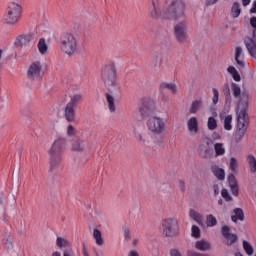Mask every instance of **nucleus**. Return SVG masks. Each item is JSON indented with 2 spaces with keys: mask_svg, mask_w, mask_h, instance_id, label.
Here are the masks:
<instances>
[{
  "mask_svg": "<svg viewBox=\"0 0 256 256\" xmlns=\"http://www.w3.org/2000/svg\"><path fill=\"white\" fill-rule=\"evenodd\" d=\"M67 141L63 137H59L52 143L48 153L50 155V171H59L61 168L62 153L65 150Z\"/></svg>",
  "mask_w": 256,
  "mask_h": 256,
  "instance_id": "nucleus-1",
  "label": "nucleus"
},
{
  "mask_svg": "<svg viewBox=\"0 0 256 256\" xmlns=\"http://www.w3.org/2000/svg\"><path fill=\"white\" fill-rule=\"evenodd\" d=\"M101 77L111 93H121V87L117 82V69L115 64H108L102 68Z\"/></svg>",
  "mask_w": 256,
  "mask_h": 256,
  "instance_id": "nucleus-2",
  "label": "nucleus"
},
{
  "mask_svg": "<svg viewBox=\"0 0 256 256\" xmlns=\"http://www.w3.org/2000/svg\"><path fill=\"white\" fill-rule=\"evenodd\" d=\"M60 49L68 57L79 53V38L72 33L64 32L60 36Z\"/></svg>",
  "mask_w": 256,
  "mask_h": 256,
  "instance_id": "nucleus-3",
  "label": "nucleus"
},
{
  "mask_svg": "<svg viewBox=\"0 0 256 256\" xmlns=\"http://www.w3.org/2000/svg\"><path fill=\"white\" fill-rule=\"evenodd\" d=\"M185 17V3L183 0H171L170 4L164 9V19H183Z\"/></svg>",
  "mask_w": 256,
  "mask_h": 256,
  "instance_id": "nucleus-4",
  "label": "nucleus"
},
{
  "mask_svg": "<svg viewBox=\"0 0 256 256\" xmlns=\"http://www.w3.org/2000/svg\"><path fill=\"white\" fill-rule=\"evenodd\" d=\"M83 102L82 94H74L70 96V101L66 104L64 108V117L69 123L75 121V108L77 105Z\"/></svg>",
  "mask_w": 256,
  "mask_h": 256,
  "instance_id": "nucleus-5",
  "label": "nucleus"
},
{
  "mask_svg": "<svg viewBox=\"0 0 256 256\" xmlns=\"http://www.w3.org/2000/svg\"><path fill=\"white\" fill-rule=\"evenodd\" d=\"M19 17H21V6L15 2H12L8 7L6 15L4 16V21L9 25H15V23L19 21Z\"/></svg>",
  "mask_w": 256,
  "mask_h": 256,
  "instance_id": "nucleus-6",
  "label": "nucleus"
},
{
  "mask_svg": "<svg viewBox=\"0 0 256 256\" xmlns=\"http://www.w3.org/2000/svg\"><path fill=\"white\" fill-rule=\"evenodd\" d=\"M189 23L183 19L174 26V35L178 43H189V36L187 35V27Z\"/></svg>",
  "mask_w": 256,
  "mask_h": 256,
  "instance_id": "nucleus-7",
  "label": "nucleus"
},
{
  "mask_svg": "<svg viewBox=\"0 0 256 256\" xmlns=\"http://www.w3.org/2000/svg\"><path fill=\"white\" fill-rule=\"evenodd\" d=\"M148 130L153 133V135H161L165 133V121L162 118L152 116L147 120Z\"/></svg>",
  "mask_w": 256,
  "mask_h": 256,
  "instance_id": "nucleus-8",
  "label": "nucleus"
},
{
  "mask_svg": "<svg viewBox=\"0 0 256 256\" xmlns=\"http://www.w3.org/2000/svg\"><path fill=\"white\" fill-rule=\"evenodd\" d=\"M162 227L165 237H175L179 233V224L175 218L164 220Z\"/></svg>",
  "mask_w": 256,
  "mask_h": 256,
  "instance_id": "nucleus-9",
  "label": "nucleus"
},
{
  "mask_svg": "<svg viewBox=\"0 0 256 256\" xmlns=\"http://www.w3.org/2000/svg\"><path fill=\"white\" fill-rule=\"evenodd\" d=\"M148 15L151 19H165V9L161 8V4L157 0H151L148 6Z\"/></svg>",
  "mask_w": 256,
  "mask_h": 256,
  "instance_id": "nucleus-10",
  "label": "nucleus"
},
{
  "mask_svg": "<svg viewBox=\"0 0 256 256\" xmlns=\"http://www.w3.org/2000/svg\"><path fill=\"white\" fill-rule=\"evenodd\" d=\"M231 89L235 99H239V102H238L239 105L243 103L244 105H247L249 103L251 99V95H249V92L244 91L241 93V87L236 83L231 84Z\"/></svg>",
  "mask_w": 256,
  "mask_h": 256,
  "instance_id": "nucleus-11",
  "label": "nucleus"
},
{
  "mask_svg": "<svg viewBox=\"0 0 256 256\" xmlns=\"http://www.w3.org/2000/svg\"><path fill=\"white\" fill-rule=\"evenodd\" d=\"M41 73H43V63L39 60L31 62L27 70L28 79H39L41 77Z\"/></svg>",
  "mask_w": 256,
  "mask_h": 256,
  "instance_id": "nucleus-12",
  "label": "nucleus"
},
{
  "mask_svg": "<svg viewBox=\"0 0 256 256\" xmlns=\"http://www.w3.org/2000/svg\"><path fill=\"white\" fill-rule=\"evenodd\" d=\"M155 111V101L151 98L142 99V104L139 107L141 115H151Z\"/></svg>",
  "mask_w": 256,
  "mask_h": 256,
  "instance_id": "nucleus-13",
  "label": "nucleus"
},
{
  "mask_svg": "<svg viewBox=\"0 0 256 256\" xmlns=\"http://www.w3.org/2000/svg\"><path fill=\"white\" fill-rule=\"evenodd\" d=\"M249 127V115L245 109L237 113V129L247 130Z\"/></svg>",
  "mask_w": 256,
  "mask_h": 256,
  "instance_id": "nucleus-14",
  "label": "nucleus"
},
{
  "mask_svg": "<svg viewBox=\"0 0 256 256\" xmlns=\"http://www.w3.org/2000/svg\"><path fill=\"white\" fill-rule=\"evenodd\" d=\"M244 45L250 55V57H253L256 59V37L254 36H246L244 38Z\"/></svg>",
  "mask_w": 256,
  "mask_h": 256,
  "instance_id": "nucleus-15",
  "label": "nucleus"
},
{
  "mask_svg": "<svg viewBox=\"0 0 256 256\" xmlns=\"http://www.w3.org/2000/svg\"><path fill=\"white\" fill-rule=\"evenodd\" d=\"M234 59L238 69H245V52L243 51V47L237 46L235 48Z\"/></svg>",
  "mask_w": 256,
  "mask_h": 256,
  "instance_id": "nucleus-16",
  "label": "nucleus"
},
{
  "mask_svg": "<svg viewBox=\"0 0 256 256\" xmlns=\"http://www.w3.org/2000/svg\"><path fill=\"white\" fill-rule=\"evenodd\" d=\"M35 43V37L31 34L20 36L16 40L18 47H31Z\"/></svg>",
  "mask_w": 256,
  "mask_h": 256,
  "instance_id": "nucleus-17",
  "label": "nucleus"
},
{
  "mask_svg": "<svg viewBox=\"0 0 256 256\" xmlns=\"http://www.w3.org/2000/svg\"><path fill=\"white\" fill-rule=\"evenodd\" d=\"M198 151L202 159H207L208 157L211 156V151H212L211 143H209V141H202V143L198 148Z\"/></svg>",
  "mask_w": 256,
  "mask_h": 256,
  "instance_id": "nucleus-18",
  "label": "nucleus"
},
{
  "mask_svg": "<svg viewBox=\"0 0 256 256\" xmlns=\"http://www.w3.org/2000/svg\"><path fill=\"white\" fill-rule=\"evenodd\" d=\"M187 127L192 135H197L199 133V121L197 117H191L187 122Z\"/></svg>",
  "mask_w": 256,
  "mask_h": 256,
  "instance_id": "nucleus-19",
  "label": "nucleus"
},
{
  "mask_svg": "<svg viewBox=\"0 0 256 256\" xmlns=\"http://www.w3.org/2000/svg\"><path fill=\"white\" fill-rule=\"evenodd\" d=\"M2 245L4 249H7L8 251L13 249L14 245H13V237L11 236V232L6 231L4 233L3 239H2Z\"/></svg>",
  "mask_w": 256,
  "mask_h": 256,
  "instance_id": "nucleus-20",
  "label": "nucleus"
},
{
  "mask_svg": "<svg viewBox=\"0 0 256 256\" xmlns=\"http://www.w3.org/2000/svg\"><path fill=\"white\" fill-rule=\"evenodd\" d=\"M87 147H88L87 141L81 140V139L74 140L72 144L73 151H76L78 153H82V151H85Z\"/></svg>",
  "mask_w": 256,
  "mask_h": 256,
  "instance_id": "nucleus-21",
  "label": "nucleus"
},
{
  "mask_svg": "<svg viewBox=\"0 0 256 256\" xmlns=\"http://www.w3.org/2000/svg\"><path fill=\"white\" fill-rule=\"evenodd\" d=\"M228 183L230 185L232 195H235L237 197V195H239V186H237V179L235 178V175H229Z\"/></svg>",
  "mask_w": 256,
  "mask_h": 256,
  "instance_id": "nucleus-22",
  "label": "nucleus"
},
{
  "mask_svg": "<svg viewBox=\"0 0 256 256\" xmlns=\"http://www.w3.org/2000/svg\"><path fill=\"white\" fill-rule=\"evenodd\" d=\"M221 122L224 125L225 131H231L233 129V116L232 115H224L220 117Z\"/></svg>",
  "mask_w": 256,
  "mask_h": 256,
  "instance_id": "nucleus-23",
  "label": "nucleus"
},
{
  "mask_svg": "<svg viewBox=\"0 0 256 256\" xmlns=\"http://www.w3.org/2000/svg\"><path fill=\"white\" fill-rule=\"evenodd\" d=\"M93 239H95V243L99 247H103V245H105V240L103 239V233H101V230L97 228L93 230Z\"/></svg>",
  "mask_w": 256,
  "mask_h": 256,
  "instance_id": "nucleus-24",
  "label": "nucleus"
},
{
  "mask_svg": "<svg viewBox=\"0 0 256 256\" xmlns=\"http://www.w3.org/2000/svg\"><path fill=\"white\" fill-rule=\"evenodd\" d=\"M195 247L198 251H211V242L202 239L196 242Z\"/></svg>",
  "mask_w": 256,
  "mask_h": 256,
  "instance_id": "nucleus-25",
  "label": "nucleus"
},
{
  "mask_svg": "<svg viewBox=\"0 0 256 256\" xmlns=\"http://www.w3.org/2000/svg\"><path fill=\"white\" fill-rule=\"evenodd\" d=\"M211 171L219 181L225 180V170H223V168H219V166L214 165L211 167Z\"/></svg>",
  "mask_w": 256,
  "mask_h": 256,
  "instance_id": "nucleus-26",
  "label": "nucleus"
},
{
  "mask_svg": "<svg viewBox=\"0 0 256 256\" xmlns=\"http://www.w3.org/2000/svg\"><path fill=\"white\" fill-rule=\"evenodd\" d=\"M231 220L233 223H237V221H245V214L243 213V209H234V215L231 216Z\"/></svg>",
  "mask_w": 256,
  "mask_h": 256,
  "instance_id": "nucleus-27",
  "label": "nucleus"
},
{
  "mask_svg": "<svg viewBox=\"0 0 256 256\" xmlns=\"http://www.w3.org/2000/svg\"><path fill=\"white\" fill-rule=\"evenodd\" d=\"M163 62V58L161 54H154L152 57V67L154 71H159L161 68V63Z\"/></svg>",
  "mask_w": 256,
  "mask_h": 256,
  "instance_id": "nucleus-28",
  "label": "nucleus"
},
{
  "mask_svg": "<svg viewBox=\"0 0 256 256\" xmlns=\"http://www.w3.org/2000/svg\"><path fill=\"white\" fill-rule=\"evenodd\" d=\"M38 51L41 55H47V52L49 51V46L47 45L45 38H40L38 42Z\"/></svg>",
  "mask_w": 256,
  "mask_h": 256,
  "instance_id": "nucleus-29",
  "label": "nucleus"
},
{
  "mask_svg": "<svg viewBox=\"0 0 256 256\" xmlns=\"http://www.w3.org/2000/svg\"><path fill=\"white\" fill-rule=\"evenodd\" d=\"M168 89L171 93L177 94V85L173 83H162L160 85V91H165Z\"/></svg>",
  "mask_w": 256,
  "mask_h": 256,
  "instance_id": "nucleus-30",
  "label": "nucleus"
},
{
  "mask_svg": "<svg viewBox=\"0 0 256 256\" xmlns=\"http://www.w3.org/2000/svg\"><path fill=\"white\" fill-rule=\"evenodd\" d=\"M189 216L191 219H193V221H196V223H198V225H203V216H201V214H199V212L191 209Z\"/></svg>",
  "mask_w": 256,
  "mask_h": 256,
  "instance_id": "nucleus-31",
  "label": "nucleus"
},
{
  "mask_svg": "<svg viewBox=\"0 0 256 256\" xmlns=\"http://www.w3.org/2000/svg\"><path fill=\"white\" fill-rule=\"evenodd\" d=\"M228 73L231 75V77L234 79V81H241V75L237 71V68L235 66H229L227 68Z\"/></svg>",
  "mask_w": 256,
  "mask_h": 256,
  "instance_id": "nucleus-32",
  "label": "nucleus"
},
{
  "mask_svg": "<svg viewBox=\"0 0 256 256\" xmlns=\"http://www.w3.org/2000/svg\"><path fill=\"white\" fill-rule=\"evenodd\" d=\"M231 15L234 18H237L241 15V4L239 2H234L231 8Z\"/></svg>",
  "mask_w": 256,
  "mask_h": 256,
  "instance_id": "nucleus-33",
  "label": "nucleus"
},
{
  "mask_svg": "<svg viewBox=\"0 0 256 256\" xmlns=\"http://www.w3.org/2000/svg\"><path fill=\"white\" fill-rule=\"evenodd\" d=\"M56 245L60 248L63 249L65 247H71V242H69V240L62 238V237H58L56 240Z\"/></svg>",
  "mask_w": 256,
  "mask_h": 256,
  "instance_id": "nucleus-34",
  "label": "nucleus"
},
{
  "mask_svg": "<svg viewBox=\"0 0 256 256\" xmlns=\"http://www.w3.org/2000/svg\"><path fill=\"white\" fill-rule=\"evenodd\" d=\"M106 99H107L108 109L110 113H115V98H113L111 94H107Z\"/></svg>",
  "mask_w": 256,
  "mask_h": 256,
  "instance_id": "nucleus-35",
  "label": "nucleus"
},
{
  "mask_svg": "<svg viewBox=\"0 0 256 256\" xmlns=\"http://www.w3.org/2000/svg\"><path fill=\"white\" fill-rule=\"evenodd\" d=\"M247 161L249 163L251 173H256V159L253 155H248Z\"/></svg>",
  "mask_w": 256,
  "mask_h": 256,
  "instance_id": "nucleus-36",
  "label": "nucleus"
},
{
  "mask_svg": "<svg viewBox=\"0 0 256 256\" xmlns=\"http://www.w3.org/2000/svg\"><path fill=\"white\" fill-rule=\"evenodd\" d=\"M132 136L134 137V139H136V141H139L140 143H145V138L143 137V133L137 130V128L133 129Z\"/></svg>",
  "mask_w": 256,
  "mask_h": 256,
  "instance_id": "nucleus-37",
  "label": "nucleus"
},
{
  "mask_svg": "<svg viewBox=\"0 0 256 256\" xmlns=\"http://www.w3.org/2000/svg\"><path fill=\"white\" fill-rule=\"evenodd\" d=\"M214 150L217 157L225 155V147L223 146V143H216L214 145Z\"/></svg>",
  "mask_w": 256,
  "mask_h": 256,
  "instance_id": "nucleus-38",
  "label": "nucleus"
},
{
  "mask_svg": "<svg viewBox=\"0 0 256 256\" xmlns=\"http://www.w3.org/2000/svg\"><path fill=\"white\" fill-rule=\"evenodd\" d=\"M207 127L209 131H215V129H217V119H215V117H209Z\"/></svg>",
  "mask_w": 256,
  "mask_h": 256,
  "instance_id": "nucleus-39",
  "label": "nucleus"
},
{
  "mask_svg": "<svg viewBox=\"0 0 256 256\" xmlns=\"http://www.w3.org/2000/svg\"><path fill=\"white\" fill-rule=\"evenodd\" d=\"M239 167V164L237 162V158L231 157L229 160V169L232 171V173H235L237 171V168Z\"/></svg>",
  "mask_w": 256,
  "mask_h": 256,
  "instance_id": "nucleus-40",
  "label": "nucleus"
},
{
  "mask_svg": "<svg viewBox=\"0 0 256 256\" xmlns=\"http://www.w3.org/2000/svg\"><path fill=\"white\" fill-rule=\"evenodd\" d=\"M245 133H247V130L237 128V131L235 134L236 143H239L240 141L243 140V137H245Z\"/></svg>",
  "mask_w": 256,
  "mask_h": 256,
  "instance_id": "nucleus-41",
  "label": "nucleus"
},
{
  "mask_svg": "<svg viewBox=\"0 0 256 256\" xmlns=\"http://www.w3.org/2000/svg\"><path fill=\"white\" fill-rule=\"evenodd\" d=\"M243 249L247 253V255L251 256L255 253V250L253 249V246L249 244V242L244 241L243 242Z\"/></svg>",
  "mask_w": 256,
  "mask_h": 256,
  "instance_id": "nucleus-42",
  "label": "nucleus"
},
{
  "mask_svg": "<svg viewBox=\"0 0 256 256\" xmlns=\"http://www.w3.org/2000/svg\"><path fill=\"white\" fill-rule=\"evenodd\" d=\"M191 236L195 239H199L201 237V229L198 226L193 225L191 228Z\"/></svg>",
  "mask_w": 256,
  "mask_h": 256,
  "instance_id": "nucleus-43",
  "label": "nucleus"
},
{
  "mask_svg": "<svg viewBox=\"0 0 256 256\" xmlns=\"http://www.w3.org/2000/svg\"><path fill=\"white\" fill-rule=\"evenodd\" d=\"M206 224L208 227H215V225H217V219L213 215H208L206 218Z\"/></svg>",
  "mask_w": 256,
  "mask_h": 256,
  "instance_id": "nucleus-44",
  "label": "nucleus"
},
{
  "mask_svg": "<svg viewBox=\"0 0 256 256\" xmlns=\"http://www.w3.org/2000/svg\"><path fill=\"white\" fill-rule=\"evenodd\" d=\"M122 229L125 241H131V230H129V227L123 226Z\"/></svg>",
  "mask_w": 256,
  "mask_h": 256,
  "instance_id": "nucleus-45",
  "label": "nucleus"
},
{
  "mask_svg": "<svg viewBox=\"0 0 256 256\" xmlns=\"http://www.w3.org/2000/svg\"><path fill=\"white\" fill-rule=\"evenodd\" d=\"M201 107V101H194L191 105L190 113H197Z\"/></svg>",
  "mask_w": 256,
  "mask_h": 256,
  "instance_id": "nucleus-46",
  "label": "nucleus"
},
{
  "mask_svg": "<svg viewBox=\"0 0 256 256\" xmlns=\"http://www.w3.org/2000/svg\"><path fill=\"white\" fill-rule=\"evenodd\" d=\"M212 93H213L212 102L214 105H217L219 103V90H217L216 88H213Z\"/></svg>",
  "mask_w": 256,
  "mask_h": 256,
  "instance_id": "nucleus-47",
  "label": "nucleus"
},
{
  "mask_svg": "<svg viewBox=\"0 0 256 256\" xmlns=\"http://www.w3.org/2000/svg\"><path fill=\"white\" fill-rule=\"evenodd\" d=\"M250 25L253 28L250 36L256 37V17L250 19Z\"/></svg>",
  "mask_w": 256,
  "mask_h": 256,
  "instance_id": "nucleus-48",
  "label": "nucleus"
},
{
  "mask_svg": "<svg viewBox=\"0 0 256 256\" xmlns=\"http://www.w3.org/2000/svg\"><path fill=\"white\" fill-rule=\"evenodd\" d=\"M227 240V245H233L237 241V235L236 234H230L225 237Z\"/></svg>",
  "mask_w": 256,
  "mask_h": 256,
  "instance_id": "nucleus-49",
  "label": "nucleus"
},
{
  "mask_svg": "<svg viewBox=\"0 0 256 256\" xmlns=\"http://www.w3.org/2000/svg\"><path fill=\"white\" fill-rule=\"evenodd\" d=\"M221 195L225 201H233V197L229 194V191L227 189L221 190Z\"/></svg>",
  "mask_w": 256,
  "mask_h": 256,
  "instance_id": "nucleus-50",
  "label": "nucleus"
},
{
  "mask_svg": "<svg viewBox=\"0 0 256 256\" xmlns=\"http://www.w3.org/2000/svg\"><path fill=\"white\" fill-rule=\"evenodd\" d=\"M222 235L225 238L231 235V228H229L228 226H222Z\"/></svg>",
  "mask_w": 256,
  "mask_h": 256,
  "instance_id": "nucleus-51",
  "label": "nucleus"
},
{
  "mask_svg": "<svg viewBox=\"0 0 256 256\" xmlns=\"http://www.w3.org/2000/svg\"><path fill=\"white\" fill-rule=\"evenodd\" d=\"M75 133H76L75 127H73V125H68V127H67L68 137H73V135H75Z\"/></svg>",
  "mask_w": 256,
  "mask_h": 256,
  "instance_id": "nucleus-52",
  "label": "nucleus"
},
{
  "mask_svg": "<svg viewBox=\"0 0 256 256\" xmlns=\"http://www.w3.org/2000/svg\"><path fill=\"white\" fill-rule=\"evenodd\" d=\"M63 256H75V252L71 248H67L63 252Z\"/></svg>",
  "mask_w": 256,
  "mask_h": 256,
  "instance_id": "nucleus-53",
  "label": "nucleus"
},
{
  "mask_svg": "<svg viewBox=\"0 0 256 256\" xmlns=\"http://www.w3.org/2000/svg\"><path fill=\"white\" fill-rule=\"evenodd\" d=\"M170 256H183V254L178 249H172L170 250Z\"/></svg>",
  "mask_w": 256,
  "mask_h": 256,
  "instance_id": "nucleus-54",
  "label": "nucleus"
},
{
  "mask_svg": "<svg viewBox=\"0 0 256 256\" xmlns=\"http://www.w3.org/2000/svg\"><path fill=\"white\" fill-rule=\"evenodd\" d=\"M128 256H140L139 255V252L135 251V250H132L128 253Z\"/></svg>",
  "mask_w": 256,
  "mask_h": 256,
  "instance_id": "nucleus-55",
  "label": "nucleus"
},
{
  "mask_svg": "<svg viewBox=\"0 0 256 256\" xmlns=\"http://www.w3.org/2000/svg\"><path fill=\"white\" fill-rule=\"evenodd\" d=\"M219 0H206V5H215Z\"/></svg>",
  "mask_w": 256,
  "mask_h": 256,
  "instance_id": "nucleus-56",
  "label": "nucleus"
},
{
  "mask_svg": "<svg viewBox=\"0 0 256 256\" xmlns=\"http://www.w3.org/2000/svg\"><path fill=\"white\" fill-rule=\"evenodd\" d=\"M138 243H139V238H134V239L132 240V245H133V247L137 246Z\"/></svg>",
  "mask_w": 256,
  "mask_h": 256,
  "instance_id": "nucleus-57",
  "label": "nucleus"
},
{
  "mask_svg": "<svg viewBox=\"0 0 256 256\" xmlns=\"http://www.w3.org/2000/svg\"><path fill=\"white\" fill-rule=\"evenodd\" d=\"M249 3H251V0H242V5L244 7H247V5H249Z\"/></svg>",
  "mask_w": 256,
  "mask_h": 256,
  "instance_id": "nucleus-58",
  "label": "nucleus"
},
{
  "mask_svg": "<svg viewBox=\"0 0 256 256\" xmlns=\"http://www.w3.org/2000/svg\"><path fill=\"white\" fill-rule=\"evenodd\" d=\"M212 137L213 139H219V134H217V132H214Z\"/></svg>",
  "mask_w": 256,
  "mask_h": 256,
  "instance_id": "nucleus-59",
  "label": "nucleus"
},
{
  "mask_svg": "<svg viewBox=\"0 0 256 256\" xmlns=\"http://www.w3.org/2000/svg\"><path fill=\"white\" fill-rule=\"evenodd\" d=\"M252 13H256V1L254 2V7L251 9Z\"/></svg>",
  "mask_w": 256,
  "mask_h": 256,
  "instance_id": "nucleus-60",
  "label": "nucleus"
},
{
  "mask_svg": "<svg viewBox=\"0 0 256 256\" xmlns=\"http://www.w3.org/2000/svg\"><path fill=\"white\" fill-rule=\"evenodd\" d=\"M52 256H61V253H60V252H54V253L52 254Z\"/></svg>",
  "mask_w": 256,
  "mask_h": 256,
  "instance_id": "nucleus-61",
  "label": "nucleus"
},
{
  "mask_svg": "<svg viewBox=\"0 0 256 256\" xmlns=\"http://www.w3.org/2000/svg\"><path fill=\"white\" fill-rule=\"evenodd\" d=\"M218 203H219L220 205H223V199H220V200L218 201Z\"/></svg>",
  "mask_w": 256,
  "mask_h": 256,
  "instance_id": "nucleus-62",
  "label": "nucleus"
},
{
  "mask_svg": "<svg viewBox=\"0 0 256 256\" xmlns=\"http://www.w3.org/2000/svg\"><path fill=\"white\" fill-rule=\"evenodd\" d=\"M3 203V197L0 196V205Z\"/></svg>",
  "mask_w": 256,
  "mask_h": 256,
  "instance_id": "nucleus-63",
  "label": "nucleus"
},
{
  "mask_svg": "<svg viewBox=\"0 0 256 256\" xmlns=\"http://www.w3.org/2000/svg\"><path fill=\"white\" fill-rule=\"evenodd\" d=\"M236 256H243L241 253H237Z\"/></svg>",
  "mask_w": 256,
  "mask_h": 256,
  "instance_id": "nucleus-64",
  "label": "nucleus"
}]
</instances>
